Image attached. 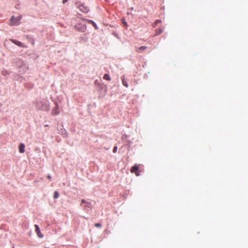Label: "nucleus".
<instances>
[{
  "label": "nucleus",
  "mask_w": 248,
  "mask_h": 248,
  "mask_svg": "<svg viewBox=\"0 0 248 248\" xmlns=\"http://www.w3.org/2000/svg\"><path fill=\"white\" fill-rule=\"evenodd\" d=\"M139 165L135 164L133 167L131 169V172L132 173H134L137 176L140 175L139 171Z\"/></svg>",
  "instance_id": "nucleus-1"
},
{
  "label": "nucleus",
  "mask_w": 248,
  "mask_h": 248,
  "mask_svg": "<svg viewBox=\"0 0 248 248\" xmlns=\"http://www.w3.org/2000/svg\"><path fill=\"white\" fill-rule=\"evenodd\" d=\"M79 10L83 13H87L89 11V9L87 6H85L83 4H79L78 6Z\"/></svg>",
  "instance_id": "nucleus-2"
},
{
  "label": "nucleus",
  "mask_w": 248,
  "mask_h": 248,
  "mask_svg": "<svg viewBox=\"0 0 248 248\" xmlns=\"http://www.w3.org/2000/svg\"><path fill=\"white\" fill-rule=\"evenodd\" d=\"M60 112L59 106L57 103L55 104V107L52 109L51 114L53 115H57Z\"/></svg>",
  "instance_id": "nucleus-3"
},
{
  "label": "nucleus",
  "mask_w": 248,
  "mask_h": 248,
  "mask_svg": "<svg viewBox=\"0 0 248 248\" xmlns=\"http://www.w3.org/2000/svg\"><path fill=\"white\" fill-rule=\"evenodd\" d=\"M35 228V232H36L38 236L40 238H42L43 237V234L41 233V232L40 231V229L39 226L37 225H34Z\"/></svg>",
  "instance_id": "nucleus-4"
},
{
  "label": "nucleus",
  "mask_w": 248,
  "mask_h": 248,
  "mask_svg": "<svg viewBox=\"0 0 248 248\" xmlns=\"http://www.w3.org/2000/svg\"><path fill=\"white\" fill-rule=\"evenodd\" d=\"M25 145L23 143H20L18 146L19 152L20 153H23L25 152Z\"/></svg>",
  "instance_id": "nucleus-5"
},
{
  "label": "nucleus",
  "mask_w": 248,
  "mask_h": 248,
  "mask_svg": "<svg viewBox=\"0 0 248 248\" xmlns=\"http://www.w3.org/2000/svg\"><path fill=\"white\" fill-rule=\"evenodd\" d=\"M41 109L42 110H46V111H48L49 110V105L48 104H47V102L45 104H44L42 108H41Z\"/></svg>",
  "instance_id": "nucleus-6"
},
{
  "label": "nucleus",
  "mask_w": 248,
  "mask_h": 248,
  "mask_svg": "<svg viewBox=\"0 0 248 248\" xmlns=\"http://www.w3.org/2000/svg\"><path fill=\"white\" fill-rule=\"evenodd\" d=\"M122 83L124 86L125 87L127 88L128 87V84L127 82V81L125 80V77L124 76H122L121 78Z\"/></svg>",
  "instance_id": "nucleus-7"
},
{
  "label": "nucleus",
  "mask_w": 248,
  "mask_h": 248,
  "mask_svg": "<svg viewBox=\"0 0 248 248\" xmlns=\"http://www.w3.org/2000/svg\"><path fill=\"white\" fill-rule=\"evenodd\" d=\"M147 48L146 46H141L139 48H137L136 51L138 53H140L143 50H145Z\"/></svg>",
  "instance_id": "nucleus-8"
},
{
  "label": "nucleus",
  "mask_w": 248,
  "mask_h": 248,
  "mask_svg": "<svg viewBox=\"0 0 248 248\" xmlns=\"http://www.w3.org/2000/svg\"><path fill=\"white\" fill-rule=\"evenodd\" d=\"M163 32V29L160 28H158L155 30V35H158Z\"/></svg>",
  "instance_id": "nucleus-9"
},
{
  "label": "nucleus",
  "mask_w": 248,
  "mask_h": 248,
  "mask_svg": "<svg viewBox=\"0 0 248 248\" xmlns=\"http://www.w3.org/2000/svg\"><path fill=\"white\" fill-rule=\"evenodd\" d=\"M103 78L104 79L110 81L111 80V78L109 76L108 74H105L103 77Z\"/></svg>",
  "instance_id": "nucleus-10"
},
{
  "label": "nucleus",
  "mask_w": 248,
  "mask_h": 248,
  "mask_svg": "<svg viewBox=\"0 0 248 248\" xmlns=\"http://www.w3.org/2000/svg\"><path fill=\"white\" fill-rule=\"evenodd\" d=\"M11 24L12 25H15L16 24V19L14 16H12L11 18Z\"/></svg>",
  "instance_id": "nucleus-11"
},
{
  "label": "nucleus",
  "mask_w": 248,
  "mask_h": 248,
  "mask_svg": "<svg viewBox=\"0 0 248 248\" xmlns=\"http://www.w3.org/2000/svg\"><path fill=\"white\" fill-rule=\"evenodd\" d=\"M161 22V20H156L153 24V27L155 28L159 23Z\"/></svg>",
  "instance_id": "nucleus-12"
},
{
  "label": "nucleus",
  "mask_w": 248,
  "mask_h": 248,
  "mask_svg": "<svg viewBox=\"0 0 248 248\" xmlns=\"http://www.w3.org/2000/svg\"><path fill=\"white\" fill-rule=\"evenodd\" d=\"M59 194L57 191H55L54 193V198L57 199L59 197Z\"/></svg>",
  "instance_id": "nucleus-13"
},
{
  "label": "nucleus",
  "mask_w": 248,
  "mask_h": 248,
  "mask_svg": "<svg viewBox=\"0 0 248 248\" xmlns=\"http://www.w3.org/2000/svg\"><path fill=\"white\" fill-rule=\"evenodd\" d=\"M16 46H23L22 45V43L18 41H16Z\"/></svg>",
  "instance_id": "nucleus-14"
},
{
  "label": "nucleus",
  "mask_w": 248,
  "mask_h": 248,
  "mask_svg": "<svg viewBox=\"0 0 248 248\" xmlns=\"http://www.w3.org/2000/svg\"><path fill=\"white\" fill-rule=\"evenodd\" d=\"M117 147L115 146L113 149V153H115L117 152Z\"/></svg>",
  "instance_id": "nucleus-15"
},
{
  "label": "nucleus",
  "mask_w": 248,
  "mask_h": 248,
  "mask_svg": "<svg viewBox=\"0 0 248 248\" xmlns=\"http://www.w3.org/2000/svg\"><path fill=\"white\" fill-rule=\"evenodd\" d=\"M94 226L96 227H101L102 225L100 223H95L94 224Z\"/></svg>",
  "instance_id": "nucleus-16"
},
{
  "label": "nucleus",
  "mask_w": 248,
  "mask_h": 248,
  "mask_svg": "<svg viewBox=\"0 0 248 248\" xmlns=\"http://www.w3.org/2000/svg\"><path fill=\"white\" fill-rule=\"evenodd\" d=\"M47 178L48 179H51V176H50V175H47Z\"/></svg>",
  "instance_id": "nucleus-17"
},
{
  "label": "nucleus",
  "mask_w": 248,
  "mask_h": 248,
  "mask_svg": "<svg viewBox=\"0 0 248 248\" xmlns=\"http://www.w3.org/2000/svg\"><path fill=\"white\" fill-rule=\"evenodd\" d=\"M67 1H68V0H62V3H66Z\"/></svg>",
  "instance_id": "nucleus-18"
},
{
  "label": "nucleus",
  "mask_w": 248,
  "mask_h": 248,
  "mask_svg": "<svg viewBox=\"0 0 248 248\" xmlns=\"http://www.w3.org/2000/svg\"><path fill=\"white\" fill-rule=\"evenodd\" d=\"M88 21L90 23H93V24H94V23L92 20H88Z\"/></svg>",
  "instance_id": "nucleus-19"
},
{
  "label": "nucleus",
  "mask_w": 248,
  "mask_h": 248,
  "mask_svg": "<svg viewBox=\"0 0 248 248\" xmlns=\"http://www.w3.org/2000/svg\"><path fill=\"white\" fill-rule=\"evenodd\" d=\"M12 41L14 44H16V40H15L12 39Z\"/></svg>",
  "instance_id": "nucleus-20"
},
{
  "label": "nucleus",
  "mask_w": 248,
  "mask_h": 248,
  "mask_svg": "<svg viewBox=\"0 0 248 248\" xmlns=\"http://www.w3.org/2000/svg\"><path fill=\"white\" fill-rule=\"evenodd\" d=\"M85 202V201H84V200H82L81 201V202H82V203H84Z\"/></svg>",
  "instance_id": "nucleus-21"
},
{
  "label": "nucleus",
  "mask_w": 248,
  "mask_h": 248,
  "mask_svg": "<svg viewBox=\"0 0 248 248\" xmlns=\"http://www.w3.org/2000/svg\"><path fill=\"white\" fill-rule=\"evenodd\" d=\"M13 248H15L14 246H13Z\"/></svg>",
  "instance_id": "nucleus-22"
}]
</instances>
